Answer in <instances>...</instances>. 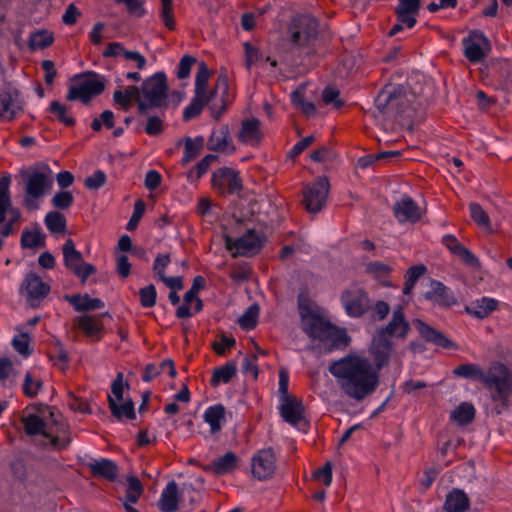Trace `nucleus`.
<instances>
[{
    "instance_id": "2f4dec72",
    "label": "nucleus",
    "mask_w": 512,
    "mask_h": 512,
    "mask_svg": "<svg viewBox=\"0 0 512 512\" xmlns=\"http://www.w3.org/2000/svg\"><path fill=\"white\" fill-rule=\"evenodd\" d=\"M425 298L442 306H450L456 303L450 289L435 280L431 282V290L425 293Z\"/></svg>"
},
{
    "instance_id": "a211bd4d",
    "label": "nucleus",
    "mask_w": 512,
    "mask_h": 512,
    "mask_svg": "<svg viewBox=\"0 0 512 512\" xmlns=\"http://www.w3.org/2000/svg\"><path fill=\"white\" fill-rule=\"evenodd\" d=\"M279 411L282 418L292 426L305 423V408L295 396L280 400Z\"/></svg>"
},
{
    "instance_id": "8fccbe9b",
    "label": "nucleus",
    "mask_w": 512,
    "mask_h": 512,
    "mask_svg": "<svg viewBox=\"0 0 512 512\" xmlns=\"http://www.w3.org/2000/svg\"><path fill=\"white\" fill-rule=\"evenodd\" d=\"M218 159V156L213 154L206 155L194 168H192L188 174L187 179L190 182H196L205 173L208 172L211 164Z\"/></svg>"
},
{
    "instance_id": "de8ad7c7",
    "label": "nucleus",
    "mask_w": 512,
    "mask_h": 512,
    "mask_svg": "<svg viewBox=\"0 0 512 512\" xmlns=\"http://www.w3.org/2000/svg\"><path fill=\"white\" fill-rule=\"evenodd\" d=\"M204 139L203 137H197L195 139H191L187 137L184 141V156L182 159V164L186 165L192 160H194L199 154L203 147Z\"/></svg>"
},
{
    "instance_id": "cd10ccee",
    "label": "nucleus",
    "mask_w": 512,
    "mask_h": 512,
    "mask_svg": "<svg viewBox=\"0 0 512 512\" xmlns=\"http://www.w3.org/2000/svg\"><path fill=\"white\" fill-rule=\"evenodd\" d=\"M179 499L178 485L172 480L162 490L158 501V508L162 512H175L178 509Z\"/></svg>"
},
{
    "instance_id": "864d4df0",
    "label": "nucleus",
    "mask_w": 512,
    "mask_h": 512,
    "mask_svg": "<svg viewBox=\"0 0 512 512\" xmlns=\"http://www.w3.org/2000/svg\"><path fill=\"white\" fill-rule=\"evenodd\" d=\"M291 101L297 109L308 117L313 116L316 113L315 105L305 99L304 92L302 90L292 92Z\"/></svg>"
},
{
    "instance_id": "9b49d317",
    "label": "nucleus",
    "mask_w": 512,
    "mask_h": 512,
    "mask_svg": "<svg viewBox=\"0 0 512 512\" xmlns=\"http://www.w3.org/2000/svg\"><path fill=\"white\" fill-rule=\"evenodd\" d=\"M64 265L72 271L75 276L86 281L89 276L96 272L95 266L83 260L81 252L76 250L74 241L68 238L62 247Z\"/></svg>"
},
{
    "instance_id": "f8f14e48",
    "label": "nucleus",
    "mask_w": 512,
    "mask_h": 512,
    "mask_svg": "<svg viewBox=\"0 0 512 512\" xmlns=\"http://www.w3.org/2000/svg\"><path fill=\"white\" fill-rule=\"evenodd\" d=\"M329 187L328 179L325 177H319L305 187L303 205L308 212L317 213L322 210L327 201Z\"/></svg>"
},
{
    "instance_id": "6e6552de",
    "label": "nucleus",
    "mask_w": 512,
    "mask_h": 512,
    "mask_svg": "<svg viewBox=\"0 0 512 512\" xmlns=\"http://www.w3.org/2000/svg\"><path fill=\"white\" fill-rule=\"evenodd\" d=\"M104 89V77L94 72H88L77 76L76 82L69 87L66 98L68 101L79 100L87 104L93 97L100 95Z\"/></svg>"
},
{
    "instance_id": "0e129e2a",
    "label": "nucleus",
    "mask_w": 512,
    "mask_h": 512,
    "mask_svg": "<svg viewBox=\"0 0 512 512\" xmlns=\"http://www.w3.org/2000/svg\"><path fill=\"white\" fill-rule=\"evenodd\" d=\"M13 348L23 356H29L31 354L30 350V337L26 333H21L15 336L12 340Z\"/></svg>"
},
{
    "instance_id": "69168bd1",
    "label": "nucleus",
    "mask_w": 512,
    "mask_h": 512,
    "mask_svg": "<svg viewBox=\"0 0 512 512\" xmlns=\"http://www.w3.org/2000/svg\"><path fill=\"white\" fill-rule=\"evenodd\" d=\"M141 305L145 308H151L156 304V289L155 286L150 284L139 291Z\"/></svg>"
},
{
    "instance_id": "37998d69",
    "label": "nucleus",
    "mask_w": 512,
    "mask_h": 512,
    "mask_svg": "<svg viewBox=\"0 0 512 512\" xmlns=\"http://www.w3.org/2000/svg\"><path fill=\"white\" fill-rule=\"evenodd\" d=\"M237 368L233 362H228L224 366L216 368L213 372L210 384L213 387L218 386L220 383H228L236 375Z\"/></svg>"
},
{
    "instance_id": "bb28decb",
    "label": "nucleus",
    "mask_w": 512,
    "mask_h": 512,
    "mask_svg": "<svg viewBox=\"0 0 512 512\" xmlns=\"http://www.w3.org/2000/svg\"><path fill=\"white\" fill-rule=\"evenodd\" d=\"M238 462L239 458L234 452H227L206 465L204 470L221 476L233 472L237 468Z\"/></svg>"
},
{
    "instance_id": "5fc2aeb1",
    "label": "nucleus",
    "mask_w": 512,
    "mask_h": 512,
    "mask_svg": "<svg viewBox=\"0 0 512 512\" xmlns=\"http://www.w3.org/2000/svg\"><path fill=\"white\" fill-rule=\"evenodd\" d=\"M398 156H400L399 151H384V152H380L377 154H369V155L360 157L357 161V165L362 169H366L376 161H380V160L388 159V158H392V157H398Z\"/></svg>"
},
{
    "instance_id": "0eeeda50",
    "label": "nucleus",
    "mask_w": 512,
    "mask_h": 512,
    "mask_svg": "<svg viewBox=\"0 0 512 512\" xmlns=\"http://www.w3.org/2000/svg\"><path fill=\"white\" fill-rule=\"evenodd\" d=\"M25 180V203L31 207L35 200L43 197L53 184L52 171L46 164L32 167L22 172Z\"/></svg>"
},
{
    "instance_id": "f704fd0d",
    "label": "nucleus",
    "mask_w": 512,
    "mask_h": 512,
    "mask_svg": "<svg viewBox=\"0 0 512 512\" xmlns=\"http://www.w3.org/2000/svg\"><path fill=\"white\" fill-rule=\"evenodd\" d=\"M469 507L470 500L463 490L454 489L447 494L444 503L446 512H465Z\"/></svg>"
},
{
    "instance_id": "39448f33",
    "label": "nucleus",
    "mask_w": 512,
    "mask_h": 512,
    "mask_svg": "<svg viewBox=\"0 0 512 512\" xmlns=\"http://www.w3.org/2000/svg\"><path fill=\"white\" fill-rule=\"evenodd\" d=\"M22 423L26 434L31 436L42 435L50 439V443L54 448L64 449L71 442L68 427L64 424H57L55 422L53 426H50L36 414L24 416Z\"/></svg>"
},
{
    "instance_id": "e2e57ef3",
    "label": "nucleus",
    "mask_w": 512,
    "mask_h": 512,
    "mask_svg": "<svg viewBox=\"0 0 512 512\" xmlns=\"http://www.w3.org/2000/svg\"><path fill=\"white\" fill-rule=\"evenodd\" d=\"M73 201L74 197L69 191L57 192L51 199L53 207L61 210L70 208V206L73 204Z\"/></svg>"
},
{
    "instance_id": "c9c22d12",
    "label": "nucleus",
    "mask_w": 512,
    "mask_h": 512,
    "mask_svg": "<svg viewBox=\"0 0 512 512\" xmlns=\"http://www.w3.org/2000/svg\"><path fill=\"white\" fill-rule=\"evenodd\" d=\"M238 139L244 144L257 145L261 140L259 120L250 119L243 121Z\"/></svg>"
},
{
    "instance_id": "bf43d9fd",
    "label": "nucleus",
    "mask_w": 512,
    "mask_h": 512,
    "mask_svg": "<svg viewBox=\"0 0 512 512\" xmlns=\"http://www.w3.org/2000/svg\"><path fill=\"white\" fill-rule=\"evenodd\" d=\"M258 314V307L256 305L250 306L239 318V325L245 330L253 329L257 324Z\"/></svg>"
},
{
    "instance_id": "a878e982",
    "label": "nucleus",
    "mask_w": 512,
    "mask_h": 512,
    "mask_svg": "<svg viewBox=\"0 0 512 512\" xmlns=\"http://www.w3.org/2000/svg\"><path fill=\"white\" fill-rule=\"evenodd\" d=\"M414 326L426 341L431 342L439 347L444 349L456 348V345L445 337L440 331L435 330L428 324L424 323L421 320H416L414 322Z\"/></svg>"
},
{
    "instance_id": "4d7b16f0",
    "label": "nucleus",
    "mask_w": 512,
    "mask_h": 512,
    "mask_svg": "<svg viewBox=\"0 0 512 512\" xmlns=\"http://www.w3.org/2000/svg\"><path fill=\"white\" fill-rule=\"evenodd\" d=\"M42 388L41 379L34 377L31 372H27L24 377L23 383V393L29 397L33 398L37 396L38 392Z\"/></svg>"
},
{
    "instance_id": "5701e85b",
    "label": "nucleus",
    "mask_w": 512,
    "mask_h": 512,
    "mask_svg": "<svg viewBox=\"0 0 512 512\" xmlns=\"http://www.w3.org/2000/svg\"><path fill=\"white\" fill-rule=\"evenodd\" d=\"M421 7V0H398L395 8L397 21L405 23L406 28L411 29L417 23V16Z\"/></svg>"
},
{
    "instance_id": "a19ab883",
    "label": "nucleus",
    "mask_w": 512,
    "mask_h": 512,
    "mask_svg": "<svg viewBox=\"0 0 512 512\" xmlns=\"http://www.w3.org/2000/svg\"><path fill=\"white\" fill-rule=\"evenodd\" d=\"M454 375L465 379L477 380L484 384L486 372L474 363L461 364L453 370Z\"/></svg>"
},
{
    "instance_id": "79ce46f5",
    "label": "nucleus",
    "mask_w": 512,
    "mask_h": 512,
    "mask_svg": "<svg viewBox=\"0 0 512 512\" xmlns=\"http://www.w3.org/2000/svg\"><path fill=\"white\" fill-rule=\"evenodd\" d=\"M475 417V408L471 403L463 402L451 413V420L459 425H467Z\"/></svg>"
},
{
    "instance_id": "6e6d98bb",
    "label": "nucleus",
    "mask_w": 512,
    "mask_h": 512,
    "mask_svg": "<svg viewBox=\"0 0 512 512\" xmlns=\"http://www.w3.org/2000/svg\"><path fill=\"white\" fill-rule=\"evenodd\" d=\"M396 97L388 90H382L375 99V106L379 113L387 114L394 106Z\"/></svg>"
},
{
    "instance_id": "412c9836",
    "label": "nucleus",
    "mask_w": 512,
    "mask_h": 512,
    "mask_svg": "<svg viewBox=\"0 0 512 512\" xmlns=\"http://www.w3.org/2000/svg\"><path fill=\"white\" fill-rule=\"evenodd\" d=\"M410 326L405 319L403 307L398 306L393 310L392 318L388 324L379 330V337L391 336L405 338L409 332Z\"/></svg>"
},
{
    "instance_id": "473e14b6",
    "label": "nucleus",
    "mask_w": 512,
    "mask_h": 512,
    "mask_svg": "<svg viewBox=\"0 0 512 512\" xmlns=\"http://www.w3.org/2000/svg\"><path fill=\"white\" fill-rule=\"evenodd\" d=\"M203 419L212 434L218 433L226 422V409L222 404L212 405L205 410Z\"/></svg>"
},
{
    "instance_id": "58836bf2",
    "label": "nucleus",
    "mask_w": 512,
    "mask_h": 512,
    "mask_svg": "<svg viewBox=\"0 0 512 512\" xmlns=\"http://www.w3.org/2000/svg\"><path fill=\"white\" fill-rule=\"evenodd\" d=\"M108 403L112 415L118 420L122 418L129 420L135 419L134 404L132 400L128 399L122 403H118V401L116 402L115 399L111 397V395H108Z\"/></svg>"
},
{
    "instance_id": "4c0bfd02",
    "label": "nucleus",
    "mask_w": 512,
    "mask_h": 512,
    "mask_svg": "<svg viewBox=\"0 0 512 512\" xmlns=\"http://www.w3.org/2000/svg\"><path fill=\"white\" fill-rule=\"evenodd\" d=\"M115 104L121 106L123 109L128 110L133 101L139 105V100H142L141 93L138 87L129 86L124 91L116 90L113 94Z\"/></svg>"
},
{
    "instance_id": "e433bc0d",
    "label": "nucleus",
    "mask_w": 512,
    "mask_h": 512,
    "mask_svg": "<svg viewBox=\"0 0 512 512\" xmlns=\"http://www.w3.org/2000/svg\"><path fill=\"white\" fill-rule=\"evenodd\" d=\"M67 300L78 312L101 309L105 306L99 298H91L88 294L67 296Z\"/></svg>"
},
{
    "instance_id": "7ed1b4c3",
    "label": "nucleus",
    "mask_w": 512,
    "mask_h": 512,
    "mask_svg": "<svg viewBox=\"0 0 512 512\" xmlns=\"http://www.w3.org/2000/svg\"><path fill=\"white\" fill-rule=\"evenodd\" d=\"M483 385L492 391V399L494 401L501 402L498 404L500 406L497 409L498 413L508 408V402L512 396V369L503 362H492L486 371Z\"/></svg>"
},
{
    "instance_id": "9d476101",
    "label": "nucleus",
    "mask_w": 512,
    "mask_h": 512,
    "mask_svg": "<svg viewBox=\"0 0 512 512\" xmlns=\"http://www.w3.org/2000/svg\"><path fill=\"white\" fill-rule=\"evenodd\" d=\"M51 287L36 273L30 272L23 279L20 286V295L31 308H38L49 295Z\"/></svg>"
},
{
    "instance_id": "338daca9",
    "label": "nucleus",
    "mask_w": 512,
    "mask_h": 512,
    "mask_svg": "<svg viewBox=\"0 0 512 512\" xmlns=\"http://www.w3.org/2000/svg\"><path fill=\"white\" fill-rule=\"evenodd\" d=\"M106 179V174L102 170H96L92 175L86 177L84 185L90 190H96L105 185Z\"/></svg>"
},
{
    "instance_id": "423d86ee",
    "label": "nucleus",
    "mask_w": 512,
    "mask_h": 512,
    "mask_svg": "<svg viewBox=\"0 0 512 512\" xmlns=\"http://www.w3.org/2000/svg\"><path fill=\"white\" fill-rule=\"evenodd\" d=\"M167 78L164 72H157L147 78L141 86V98L139 100V113L146 115L151 107L160 108L167 101Z\"/></svg>"
},
{
    "instance_id": "09e8293b",
    "label": "nucleus",
    "mask_w": 512,
    "mask_h": 512,
    "mask_svg": "<svg viewBox=\"0 0 512 512\" xmlns=\"http://www.w3.org/2000/svg\"><path fill=\"white\" fill-rule=\"evenodd\" d=\"M44 222L51 233L62 234L66 232V218L58 211H51L47 213Z\"/></svg>"
},
{
    "instance_id": "4be33fe9",
    "label": "nucleus",
    "mask_w": 512,
    "mask_h": 512,
    "mask_svg": "<svg viewBox=\"0 0 512 512\" xmlns=\"http://www.w3.org/2000/svg\"><path fill=\"white\" fill-rule=\"evenodd\" d=\"M22 111V105L16 91H0V120L11 121Z\"/></svg>"
},
{
    "instance_id": "dca6fc26",
    "label": "nucleus",
    "mask_w": 512,
    "mask_h": 512,
    "mask_svg": "<svg viewBox=\"0 0 512 512\" xmlns=\"http://www.w3.org/2000/svg\"><path fill=\"white\" fill-rule=\"evenodd\" d=\"M252 473L259 480L271 478L276 470V457L271 448L259 450L252 458Z\"/></svg>"
},
{
    "instance_id": "72a5a7b5",
    "label": "nucleus",
    "mask_w": 512,
    "mask_h": 512,
    "mask_svg": "<svg viewBox=\"0 0 512 512\" xmlns=\"http://www.w3.org/2000/svg\"><path fill=\"white\" fill-rule=\"evenodd\" d=\"M498 306V301L489 297H482L466 306L465 311L478 319L488 317Z\"/></svg>"
},
{
    "instance_id": "6ab92c4d",
    "label": "nucleus",
    "mask_w": 512,
    "mask_h": 512,
    "mask_svg": "<svg viewBox=\"0 0 512 512\" xmlns=\"http://www.w3.org/2000/svg\"><path fill=\"white\" fill-rule=\"evenodd\" d=\"M393 213L399 223H416L422 217V210L409 196H403L393 206Z\"/></svg>"
},
{
    "instance_id": "f3484780",
    "label": "nucleus",
    "mask_w": 512,
    "mask_h": 512,
    "mask_svg": "<svg viewBox=\"0 0 512 512\" xmlns=\"http://www.w3.org/2000/svg\"><path fill=\"white\" fill-rule=\"evenodd\" d=\"M108 315L103 314H83L74 319L75 326L92 342H99L104 333V324L102 318Z\"/></svg>"
},
{
    "instance_id": "4468645a",
    "label": "nucleus",
    "mask_w": 512,
    "mask_h": 512,
    "mask_svg": "<svg viewBox=\"0 0 512 512\" xmlns=\"http://www.w3.org/2000/svg\"><path fill=\"white\" fill-rule=\"evenodd\" d=\"M225 246L229 251H233L232 256H253L257 254L262 247V240L255 230H248L243 236L234 240L226 236Z\"/></svg>"
},
{
    "instance_id": "393cba45",
    "label": "nucleus",
    "mask_w": 512,
    "mask_h": 512,
    "mask_svg": "<svg viewBox=\"0 0 512 512\" xmlns=\"http://www.w3.org/2000/svg\"><path fill=\"white\" fill-rule=\"evenodd\" d=\"M10 177H2L0 179V224L6 219V214H11L12 224L18 221L20 218V212L17 209L12 208V201L9 193Z\"/></svg>"
},
{
    "instance_id": "ea45409f",
    "label": "nucleus",
    "mask_w": 512,
    "mask_h": 512,
    "mask_svg": "<svg viewBox=\"0 0 512 512\" xmlns=\"http://www.w3.org/2000/svg\"><path fill=\"white\" fill-rule=\"evenodd\" d=\"M165 367H168V375L170 377L176 376V369L174 362L171 359H166L162 361L159 365L156 364H148L145 367V370L142 374V380L144 382H150L154 378H156L161 373H164Z\"/></svg>"
},
{
    "instance_id": "13d9d810",
    "label": "nucleus",
    "mask_w": 512,
    "mask_h": 512,
    "mask_svg": "<svg viewBox=\"0 0 512 512\" xmlns=\"http://www.w3.org/2000/svg\"><path fill=\"white\" fill-rule=\"evenodd\" d=\"M469 210L471 218L475 223L487 229L491 228L489 216L478 203H471Z\"/></svg>"
},
{
    "instance_id": "1a4fd4ad",
    "label": "nucleus",
    "mask_w": 512,
    "mask_h": 512,
    "mask_svg": "<svg viewBox=\"0 0 512 512\" xmlns=\"http://www.w3.org/2000/svg\"><path fill=\"white\" fill-rule=\"evenodd\" d=\"M318 21L310 15H299L290 25L291 42L299 49L309 47L318 34Z\"/></svg>"
},
{
    "instance_id": "49530a36",
    "label": "nucleus",
    "mask_w": 512,
    "mask_h": 512,
    "mask_svg": "<svg viewBox=\"0 0 512 512\" xmlns=\"http://www.w3.org/2000/svg\"><path fill=\"white\" fill-rule=\"evenodd\" d=\"M210 71L205 62H201L195 77V94L202 96H210L211 92L207 91V85L210 79Z\"/></svg>"
},
{
    "instance_id": "ddd939ff",
    "label": "nucleus",
    "mask_w": 512,
    "mask_h": 512,
    "mask_svg": "<svg viewBox=\"0 0 512 512\" xmlns=\"http://www.w3.org/2000/svg\"><path fill=\"white\" fill-rule=\"evenodd\" d=\"M341 303L348 316L358 318L364 315L370 308V299L364 289L351 286L341 294Z\"/></svg>"
},
{
    "instance_id": "c756f323",
    "label": "nucleus",
    "mask_w": 512,
    "mask_h": 512,
    "mask_svg": "<svg viewBox=\"0 0 512 512\" xmlns=\"http://www.w3.org/2000/svg\"><path fill=\"white\" fill-rule=\"evenodd\" d=\"M392 351V343L384 337H379V339L374 342L372 347V355L375 361V365L373 364V366L374 369H377L378 375L379 371L388 365Z\"/></svg>"
},
{
    "instance_id": "20e7f679",
    "label": "nucleus",
    "mask_w": 512,
    "mask_h": 512,
    "mask_svg": "<svg viewBox=\"0 0 512 512\" xmlns=\"http://www.w3.org/2000/svg\"><path fill=\"white\" fill-rule=\"evenodd\" d=\"M228 88L227 77L220 75L217 78L215 89L211 91L210 96L195 94L190 104L184 110V119L189 120L198 116L207 104L210 105L213 117L216 119L220 118L226 107Z\"/></svg>"
},
{
    "instance_id": "680f3d73",
    "label": "nucleus",
    "mask_w": 512,
    "mask_h": 512,
    "mask_svg": "<svg viewBox=\"0 0 512 512\" xmlns=\"http://www.w3.org/2000/svg\"><path fill=\"white\" fill-rule=\"evenodd\" d=\"M160 18L165 27L169 30L175 29L176 24L172 8V0H161Z\"/></svg>"
},
{
    "instance_id": "3c124183",
    "label": "nucleus",
    "mask_w": 512,
    "mask_h": 512,
    "mask_svg": "<svg viewBox=\"0 0 512 512\" xmlns=\"http://www.w3.org/2000/svg\"><path fill=\"white\" fill-rule=\"evenodd\" d=\"M49 111L65 126L72 127L75 125L74 117L68 113L67 107L59 101H52L49 106Z\"/></svg>"
},
{
    "instance_id": "a18cd8bd",
    "label": "nucleus",
    "mask_w": 512,
    "mask_h": 512,
    "mask_svg": "<svg viewBox=\"0 0 512 512\" xmlns=\"http://www.w3.org/2000/svg\"><path fill=\"white\" fill-rule=\"evenodd\" d=\"M366 271L382 285L390 286L389 275L391 268L388 265L379 261L370 262L366 265Z\"/></svg>"
},
{
    "instance_id": "052dcab7",
    "label": "nucleus",
    "mask_w": 512,
    "mask_h": 512,
    "mask_svg": "<svg viewBox=\"0 0 512 512\" xmlns=\"http://www.w3.org/2000/svg\"><path fill=\"white\" fill-rule=\"evenodd\" d=\"M142 492L143 488L140 480L136 477H130L124 502L136 503Z\"/></svg>"
},
{
    "instance_id": "c03bdc74",
    "label": "nucleus",
    "mask_w": 512,
    "mask_h": 512,
    "mask_svg": "<svg viewBox=\"0 0 512 512\" xmlns=\"http://www.w3.org/2000/svg\"><path fill=\"white\" fill-rule=\"evenodd\" d=\"M53 42L54 36L52 32L48 30H38L30 35L28 45L30 50L35 51L45 49L52 45Z\"/></svg>"
},
{
    "instance_id": "b1692460",
    "label": "nucleus",
    "mask_w": 512,
    "mask_h": 512,
    "mask_svg": "<svg viewBox=\"0 0 512 512\" xmlns=\"http://www.w3.org/2000/svg\"><path fill=\"white\" fill-rule=\"evenodd\" d=\"M207 148L215 152L233 153L235 151L227 125H222L212 131Z\"/></svg>"
},
{
    "instance_id": "f03ea898",
    "label": "nucleus",
    "mask_w": 512,
    "mask_h": 512,
    "mask_svg": "<svg viewBox=\"0 0 512 512\" xmlns=\"http://www.w3.org/2000/svg\"><path fill=\"white\" fill-rule=\"evenodd\" d=\"M299 314L302 330L313 340L329 343L333 348L345 347L349 344V337L345 329L333 325L323 317L319 311L310 307L299 299Z\"/></svg>"
},
{
    "instance_id": "aec40b11",
    "label": "nucleus",
    "mask_w": 512,
    "mask_h": 512,
    "mask_svg": "<svg viewBox=\"0 0 512 512\" xmlns=\"http://www.w3.org/2000/svg\"><path fill=\"white\" fill-rule=\"evenodd\" d=\"M464 56L472 63H479L486 57L483 46H489L487 38L481 32H473L464 38Z\"/></svg>"
},
{
    "instance_id": "f257e3e1",
    "label": "nucleus",
    "mask_w": 512,
    "mask_h": 512,
    "mask_svg": "<svg viewBox=\"0 0 512 512\" xmlns=\"http://www.w3.org/2000/svg\"><path fill=\"white\" fill-rule=\"evenodd\" d=\"M330 373L337 379L340 389L356 401L372 394L378 387L379 375L366 357L349 355L333 362Z\"/></svg>"
},
{
    "instance_id": "774afa93",
    "label": "nucleus",
    "mask_w": 512,
    "mask_h": 512,
    "mask_svg": "<svg viewBox=\"0 0 512 512\" xmlns=\"http://www.w3.org/2000/svg\"><path fill=\"white\" fill-rule=\"evenodd\" d=\"M206 285V281L204 277L198 275L193 279V283L191 288L185 293L184 301L186 303H191L195 298H198V293L201 289H203Z\"/></svg>"
},
{
    "instance_id": "c85d7f7f",
    "label": "nucleus",
    "mask_w": 512,
    "mask_h": 512,
    "mask_svg": "<svg viewBox=\"0 0 512 512\" xmlns=\"http://www.w3.org/2000/svg\"><path fill=\"white\" fill-rule=\"evenodd\" d=\"M442 243L448 250L461 258L468 265L476 266L479 264L478 258L470 250L464 247L454 235H444L442 238Z\"/></svg>"
},
{
    "instance_id": "7c9ffc66",
    "label": "nucleus",
    "mask_w": 512,
    "mask_h": 512,
    "mask_svg": "<svg viewBox=\"0 0 512 512\" xmlns=\"http://www.w3.org/2000/svg\"><path fill=\"white\" fill-rule=\"evenodd\" d=\"M91 473L96 477H102L109 481H114L118 476L117 464L107 458H101L88 464Z\"/></svg>"
},
{
    "instance_id": "2eb2a0df",
    "label": "nucleus",
    "mask_w": 512,
    "mask_h": 512,
    "mask_svg": "<svg viewBox=\"0 0 512 512\" xmlns=\"http://www.w3.org/2000/svg\"><path fill=\"white\" fill-rule=\"evenodd\" d=\"M213 189L222 195L238 193L242 189V180L239 172L232 168H219L212 174Z\"/></svg>"
},
{
    "instance_id": "603ef678",
    "label": "nucleus",
    "mask_w": 512,
    "mask_h": 512,
    "mask_svg": "<svg viewBox=\"0 0 512 512\" xmlns=\"http://www.w3.org/2000/svg\"><path fill=\"white\" fill-rule=\"evenodd\" d=\"M45 245V236L39 229L23 231L21 236V247L34 249Z\"/></svg>"
}]
</instances>
